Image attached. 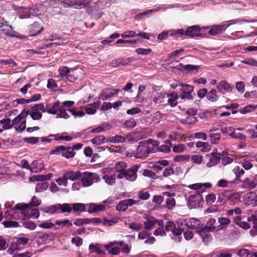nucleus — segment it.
Segmentation results:
<instances>
[{"label":"nucleus","mask_w":257,"mask_h":257,"mask_svg":"<svg viewBox=\"0 0 257 257\" xmlns=\"http://www.w3.org/2000/svg\"><path fill=\"white\" fill-rule=\"evenodd\" d=\"M127 164L123 162H117L114 166V173L118 179L125 178L129 181H134L137 178V172L140 168L139 165H135L127 169Z\"/></svg>","instance_id":"f257e3e1"},{"label":"nucleus","mask_w":257,"mask_h":257,"mask_svg":"<svg viewBox=\"0 0 257 257\" xmlns=\"http://www.w3.org/2000/svg\"><path fill=\"white\" fill-rule=\"evenodd\" d=\"M100 181V178L98 174L94 173L85 172L81 173V182L84 187L91 186L94 183Z\"/></svg>","instance_id":"f03ea898"},{"label":"nucleus","mask_w":257,"mask_h":257,"mask_svg":"<svg viewBox=\"0 0 257 257\" xmlns=\"http://www.w3.org/2000/svg\"><path fill=\"white\" fill-rule=\"evenodd\" d=\"M147 141H144L140 142L139 146L136 150V157L143 158L147 157L150 153L157 152L155 147H150L147 144Z\"/></svg>","instance_id":"7ed1b4c3"},{"label":"nucleus","mask_w":257,"mask_h":257,"mask_svg":"<svg viewBox=\"0 0 257 257\" xmlns=\"http://www.w3.org/2000/svg\"><path fill=\"white\" fill-rule=\"evenodd\" d=\"M205 191V190L197 191L196 193L190 196L188 205L190 208H197L200 205V203L203 200L201 193Z\"/></svg>","instance_id":"20e7f679"},{"label":"nucleus","mask_w":257,"mask_h":257,"mask_svg":"<svg viewBox=\"0 0 257 257\" xmlns=\"http://www.w3.org/2000/svg\"><path fill=\"white\" fill-rule=\"evenodd\" d=\"M21 246L17 242H12L10 244L8 252L13 255V257H30L32 254L30 252L20 253L19 251L21 249Z\"/></svg>","instance_id":"39448f33"},{"label":"nucleus","mask_w":257,"mask_h":257,"mask_svg":"<svg viewBox=\"0 0 257 257\" xmlns=\"http://www.w3.org/2000/svg\"><path fill=\"white\" fill-rule=\"evenodd\" d=\"M70 147H65L63 146H59L56 148L54 150L50 152V154H58L62 153L63 157L67 159L72 158L75 155V152L73 150H71Z\"/></svg>","instance_id":"423d86ee"},{"label":"nucleus","mask_w":257,"mask_h":257,"mask_svg":"<svg viewBox=\"0 0 257 257\" xmlns=\"http://www.w3.org/2000/svg\"><path fill=\"white\" fill-rule=\"evenodd\" d=\"M140 201H137L132 199L123 200L119 202L116 207V209L118 211H125L129 206L133 205L139 204Z\"/></svg>","instance_id":"0eeeda50"},{"label":"nucleus","mask_w":257,"mask_h":257,"mask_svg":"<svg viewBox=\"0 0 257 257\" xmlns=\"http://www.w3.org/2000/svg\"><path fill=\"white\" fill-rule=\"evenodd\" d=\"M211 231L212 230H210L208 227L202 226L199 230H196L195 232L198 233L202 237V241L205 244H207L211 239V235L210 233Z\"/></svg>","instance_id":"6e6552de"},{"label":"nucleus","mask_w":257,"mask_h":257,"mask_svg":"<svg viewBox=\"0 0 257 257\" xmlns=\"http://www.w3.org/2000/svg\"><path fill=\"white\" fill-rule=\"evenodd\" d=\"M201 30V28L198 25L192 26L186 29L185 33V36L190 37L191 38L194 37H200L201 34L199 32Z\"/></svg>","instance_id":"1a4fd4ad"},{"label":"nucleus","mask_w":257,"mask_h":257,"mask_svg":"<svg viewBox=\"0 0 257 257\" xmlns=\"http://www.w3.org/2000/svg\"><path fill=\"white\" fill-rule=\"evenodd\" d=\"M217 88L220 93L225 94L232 91L233 86L230 85L225 81H221L217 85Z\"/></svg>","instance_id":"9d476101"},{"label":"nucleus","mask_w":257,"mask_h":257,"mask_svg":"<svg viewBox=\"0 0 257 257\" xmlns=\"http://www.w3.org/2000/svg\"><path fill=\"white\" fill-rule=\"evenodd\" d=\"M210 156L211 158L209 159V161L206 164V166L208 167H211L216 165L221 158V154L217 153V151L214 150L210 154Z\"/></svg>","instance_id":"9b49d317"},{"label":"nucleus","mask_w":257,"mask_h":257,"mask_svg":"<svg viewBox=\"0 0 257 257\" xmlns=\"http://www.w3.org/2000/svg\"><path fill=\"white\" fill-rule=\"evenodd\" d=\"M162 9L164 10V8L161 7H158L154 9L148 10L142 12H141L139 9H134L131 11V15L132 16H145L152 14L153 12H158Z\"/></svg>","instance_id":"f8f14e48"},{"label":"nucleus","mask_w":257,"mask_h":257,"mask_svg":"<svg viewBox=\"0 0 257 257\" xmlns=\"http://www.w3.org/2000/svg\"><path fill=\"white\" fill-rule=\"evenodd\" d=\"M30 208L29 205L26 203H18L17 204L13 209L16 210L21 211L22 217H23V220L28 219L30 218V215L27 214L25 211V209Z\"/></svg>","instance_id":"ddd939ff"},{"label":"nucleus","mask_w":257,"mask_h":257,"mask_svg":"<svg viewBox=\"0 0 257 257\" xmlns=\"http://www.w3.org/2000/svg\"><path fill=\"white\" fill-rule=\"evenodd\" d=\"M186 225L190 228L197 230H199L203 226L201 222L199 220L194 218L190 219L189 220L186 222Z\"/></svg>","instance_id":"4468645a"},{"label":"nucleus","mask_w":257,"mask_h":257,"mask_svg":"<svg viewBox=\"0 0 257 257\" xmlns=\"http://www.w3.org/2000/svg\"><path fill=\"white\" fill-rule=\"evenodd\" d=\"M29 114V110H26L25 109H24L21 113L19 114L17 117L12 120V122L13 126H16L19 123H21V121H23V119H26V117Z\"/></svg>","instance_id":"2eb2a0df"},{"label":"nucleus","mask_w":257,"mask_h":257,"mask_svg":"<svg viewBox=\"0 0 257 257\" xmlns=\"http://www.w3.org/2000/svg\"><path fill=\"white\" fill-rule=\"evenodd\" d=\"M157 220L154 217L149 216L146 217V221L144 222L146 230H150L152 229L155 224L157 223Z\"/></svg>","instance_id":"dca6fc26"},{"label":"nucleus","mask_w":257,"mask_h":257,"mask_svg":"<svg viewBox=\"0 0 257 257\" xmlns=\"http://www.w3.org/2000/svg\"><path fill=\"white\" fill-rule=\"evenodd\" d=\"M100 105V102L97 101L88 105L85 108V112L88 114H93L96 112L98 106Z\"/></svg>","instance_id":"f3484780"},{"label":"nucleus","mask_w":257,"mask_h":257,"mask_svg":"<svg viewBox=\"0 0 257 257\" xmlns=\"http://www.w3.org/2000/svg\"><path fill=\"white\" fill-rule=\"evenodd\" d=\"M223 25H214L210 28L208 33L211 35H215L220 34L225 30Z\"/></svg>","instance_id":"a211bd4d"},{"label":"nucleus","mask_w":257,"mask_h":257,"mask_svg":"<svg viewBox=\"0 0 257 257\" xmlns=\"http://www.w3.org/2000/svg\"><path fill=\"white\" fill-rule=\"evenodd\" d=\"M114 244H117V243H109L105 245V247L108 251L109 254L117 255L120 252V249L118 246H113Z\"/></svg>","instance_id":"6ab92c4d"},{"label":"nucleus","mask_w":257,"mask_h":257,"mask_svg":"<svg viewBox=\"0 0 257 257\" xmlns=\"http://www.w3.org/2000/svg\"><path fill=\"white\" fill-rule=\"evenodd\" d=\"M67 180L74 181L81 177V173L80 171H68L65 174Z\"/></svg>","instance_id":"aec40b11"},{"label":"nucleus","mask_w":257,"mask_h":257,"mask_svg":"<svg viewBox=\"0 0 257 257\" xmlns=\"http://www.w3.org/2000/svg\"><path fill=\"white\" fill-rule=\"evenodd\" d=\"M43 27H40V25L38 22H35L31 26V32H32L31 36H34L40 33L43 30Z\"/></svg>","instance_id":"412c9836"},{"label":"nucleus","mask_w":257,"mask_h":257,"mask_svg":"<svg viewBox=\"0 0 257 257\" xmlns=\"http://www.w3.org/2000/svg\"><path fill=\"white\" fill-rule=\"evenodd\" d=\"M112 96H113V93L112 92L111 88H106L100 92L98 97L104 100L108 99Z\"/></svg>","instance_id":"4be33fe9"},{"label":"nucleus","mask_w":257,"mask_h":257,"mask_svg":"<svg viewBox=\"0 0 257 257\" xmlns=\"http://www.w3.org/2000/svg\"><path fill=\"white\" fill-rule=\"evenodd\" d=\"M216 222V220L214 218H210L207 222V225L204 226L206 227H208L210 230H212V231H217L222 229L221 227H220V225L215 226L214 224Z\"/></svg>","instance_id":"5701e85b"},{"label":"nucleus","mask_w":257,"mask_h":257,"mask_svg":"<svg viewBox=\"0 0 257 257\" xmlns=\"http://www.w3.org/2000/svg\"><path fill=\"white\" fill-rule=\"evenodd\" d=\"M168 99H166V102H167L172 107L175 106L177 104V99L178 98V95L177 93L170 94L167 95Z\"/></svg>","instance_id":"b1692460"},{"label":"nucleus","mask_w":257,"mask_h":257,"mask_svg":"<svg viewBox=\"0 0 257 257\" xmlns=\"http://www.w3.org/2000/svg\"><path fill=\"white\" fill-rule=\"evenodd\" d=\"M105 207L103 204H91L89 208L88 212L92 213L93 212H97L98 211H103L105 210Z\"/></svg>","instance_id":"393cba45"},{"label":"nucleus","mask_w":257,"mask_h":257,"mask_svg":"<svg viewBox=\"0 0 257 257\" xmlns=\"http://www.w3.org/2000/svg\"><path fill=\"white\" fill-rule=\"evenodd\" d=\"M43 168L41 162L39 161L35 160L32 163L31 171L33 173L39 172L42 170Z\"/></svg>","instance_id":"a878e982"},{"label":"nucleus","mask_w":257,"mask_h":257,"mask_svg":"<svg viewBox=\"0 0 257 257\" xmlns=\"http://www.w3.org/2000/svg\"><path fill=\"white\" fill-rule=\"evenodd\" d=\"M171 146V142L169 140H167L165 142L164 145H162L161 147H158V148H156V149L157 150V152L160 151L164 153H168L170 152V148Z\"/></svg>","instance_id":"bb28decb"},{"label":"nucleus","mask_w":257,"mask_h":257,"mask_svg":"<svg viewBox=\"0 0 257 257\" xmlns=\"http://www.w3.org/2000/svg\"><path fill=\"white\" fill-rule=\"evenodd\" d=\"M116 175L114 173L112 175H105L102 178L105 183L109 185H113L115 184L116 181Z\"/></svg>","instance_id":"cd10ccee"},{"label":"nucleus","mask_w":257,"mask_h":257,"mask_svg":"<svg viewBox=\"0 0 257 257\" xmlns=\"http://www.w3.org/2000/svg\"><path fill=\"white\" fill-rule=\"evenodd\" d=\"M243 185L244 188L251 190L256 187V184L253 181H251L249 178H246L243 181Z\"/></svg>","instance_id":"c85d7f7f"},{"label":"nucleus","mask_w":257,"mask_h":257,"mask_svg":"<svg viewBox=\"0 0 257 257\" xmlns=\"http://www.w3.org/2000/svg\"><path fill=\"white\" fill-rule=\"evenodd\" d=\"M207 99L211 102L216 101L218 99L217 91L215 89H212L209 91L207 94Z\"/></svg>","instance_id":"c756f323"},{"label":"nucleus","mask_w":257,"mask_h":257,"mask_svg":"<svg viewBox=\"0 0 257 257\" xmlns=\"http://www.w3.org/2000/svg\"><path fill=\"white\" fill-rule=\"evenodd\" d=\"M197 148H200V151L202 152H207L210 150V146L208 143L197 142L196 143Z\"/></svg>","instance_id":"7c9ffc66"},{"label":"nucleus","mask_w":257,"mask_h":257,"mask_svg":"<svg viewBox=\"0 0 257 257\" xmlns=\"http://www.w3.org/2000/svg\"><path fill=\"white\" fill-rule=\"evenodd\" d=\"M197 118L195 116L188 115L185 118L182 119V123L186 124H192L197 121Z\"/></svg>","instance_id":"2f4dec72"},{"label":"nucleus","mask_w":257,"mask_h":257,"mask_svg":"<svg viewBox=\"0 0 257 257\" xmlns=\"http://www.w3.org/2000/svg\"><path fill=\"white\" fill-rule=\"evenodd\" d=\"M61 105L59 101H57L54 103L52 108L47 110V112L49 113L52 114H56L58 113L59 109H60Z\"/></svg>","instance_id":"473e14b6"},{"label":"nucleus","mask_w":257,"mask_h":257,"mask_svg":"<svg viewBox=\"0 0 257 257\" xmlns=\"http://www.w3.org/2000/svg\"><path fill=\"white\" fill-rule=\"evenodd\" d=\"M58 71L60 78L64 80L67 78V76L70 70L66 67H62L59 68Z\"/></svg>","instance_id":"72a5a7b5"},{"label":"nucleus","mask_w":257,"mask_h":257,"mask_svg":"<svg viewBox=\"0 0 257 257\" xmlns=\"http://www.w3.org/2000/svg\"><path fill=\"white\" fill-rule=\"evenodd\" d=\"M166 97L165 94L160 93L157 96L154 97L153 102L156 104L164 103L166 102Z\"/></svg>","instance_id":"f704fd0d"},{"label":"nucleus","mask_w":257,"mask_h":257,"mask_svg":"<svg viewBox=\"0 0 257 257\" xmlns=\"http://www.w3.org/2000/svg\"><path fill=\"white\" fill-rule=\"evenodd\" d=\"M125 139L124 137L120 136H116L108 138L106 140V142H111L113 143H123L124 142Z\"/></svg>","instance_id":"c9c22d12"},{"label":"nucleus","mask_w":257,"mask_h":257,"mask_svg":"<svg viewBox=\"0 0 257 257\" xmlns=\"http://www.w3.org/2000/svg\"><path fill=\"white\" fill-rule=\"evenodd\" d=\"M210 138V142L212 144H217L221 139V135L217 133H212L209 135Z\"/></svg>","instance_id":"e433bc0d"},{"label":"nucleus","mask_w":257,"mask_h":257,"mask_svg":"<svg viewBox=\"0 0 257 257\" xmlns=\"http://www.w3.org/2000/svg\"><path fill=\"white\" fill-rule=\"evenodd\" d=\"M0 123L3 124L2 128L4 129L7 130L10 129L13 127L12 122L10 118L3 119L0 120Z\"/></svg>","instance_id":"4c0bfd02"},{"label":"nucleus","mask_w":257,"mask_h":257,"mask_svg":"<svg viewBox=\"0 0 257 257\" xmlns=\"http://www.w3.org/2000/svg\"><path fill=\"white\" fill-rule=\"evenodd\" d=\"M58 207H59V206L56 204L49 207H45L43 208H42L41 209L46 213L53 214L56 212L57 210L58 209Z\"/></svg>","instance_id":"58836bf2"},{"label":"nucleus","mask_w":257,"mask_h":257,"mask_svg":"<svg viewBox=\"0 0 257 257\" xmlns=\"http://www.w3.org/2000/svg\"><path fill=\"white\" fill-rule=\"evenodd\" d=\"M183 231V229H176V228L174 229L172 231L174 235L173 238L178 242L180 241L182 238L180 236Z\"/></svg>","instance_id":"ea45409f"},{"label":"nucleus","mask_w":257,"mask_h":257,"mask_svg":"<svg viewBox=\"0 0 257 257\" xmlns=\"http://www.w3.org/2000/svg\"><path fill=\"white\" fill-rule=\"evenodd\" d=\"M59 207H58V209H61V212H70L72 209L70 204L67 203H64L63 204H57Z\"/></svg>","instance_id":"a19ab883"},{"label":"nucleus","mask_w":257,"mask_h":257,"mask_svg":"<svg viewBox=\"0 0 257 257\" xmlns=\"http://www.w3.org/2000/svg\"><path fill=\"white\" fill-rule=\"evenodd\" d=\"M106 140L105 138L103 136H98L94 138L91 141L96 145H100L104 143Z\"/></svg>","instance_id":"79ce46f5"},{"label":"nucleus","mask_w":257,"mask_h":257,"mask_svg":"<svg viewBox=\"0 0 257 257\" xmlns=\"http://www.w3.org/2000/svg\"><path fill=\"white\" fill-rule=\"evenodd\" d=\"M49 186V184L47 182L38 183L36 187V192H40L46 190Z\"/></svg>","instance_id":"37998d69"},{"label":"nucleus","mask_w":257,"mask_h":257,"mask_svg":"<svg viewBox=\"0 0 257 257\" xmlns=\"http://www.w3.org/2000/svg\"><path fill=\"white\" fill-rule=\"evenodd\" d=\"M52 177V174L49 173L46 175H35L34 178L36 181H43L46 180H49Z\"/></svg>","instance_id":"c03bdc74"},{"label":"nucleus","mask_w":257,"mask_h":257,"mask_svg":"<svg viewBox=\"0 0 257 257\" xmlns=\"http://www.w3.org/2000/svg\"><path fill=\"white\" fill-rule=\"evenodd\" d=\"M12 7L17 15L27 13L28 11V9L26 7L17 6L16 5H13Z\"/></svg>","instance_id":"a18cd8bd"},{"label":"nucleus","mask_w":257,"mask_h":257,"mask_svg":"<svg viewBox=\"0 0 257 257\" xmlns=\"http://www.w3.org/2000/svg\"><path fill=\"white\" fill-rule=\"evenodd\" d=\"M179 85L181 87L180 90L182 92L186 91V92L191 93L194 89L193 86L190 85L185 84L183 83H179Z\"/></svg>","instance_id":"49530a36"},{"label":"nucleus","mask_w":257,"mask_h":257,"mask_svg":"<svg viewBox=\"0 0 257 257\" xmlns=\"http://www.w3.org/2000/svg\"><path fill=\"white\" fill-rule=\"evenodd\" d=\"M60 109L57 113V117L67 119L69 117V114L66 112V109L61 106Z\"/></svg>","instance_id":"de8ad7c7"},{"label":"nucleus","mask_w":257,"mask_h":257,"mask_svg":"<svg viewBox=\"0 0 257 257\" xmlns=\"http://www.w3.org/2000/svg\"><path fill=\"white\" fill-rule=\"evenodd\" d=\"M54 237V234L53 233H43L42 235L39 236V238L41 239L43 241L47 242V241L51 240Z\"/></svg>","instance_id":"09e8293b"},{"label":"nucleus","mask_w":257,"mask_h":257,"mask_svg":"<svg viewBox=\"0 0 257 257\" xmlns=\"http://www.w3.org/2000/svg\"><path fill=\"white\" fill-rule=\"evenodd\" d=\"M256 106L253 105H248L244 107L243 108H240L239 111L242 114H245L254 110Z\"/></svg>","instance_id":"8fccbe9b"},{"label":"nucleus","mask_w":257,"mask_h":257,"mask_svg":"<svg viewBox=\"0 0 257 257\" xmlns=\"http://www.w3.org/2000/svg\"><path fill=\"white\" fill-rule=\"evenodd\" d=\"M128 227L136 231H140L143 228V225L141 223H137L135 222H132L128 224Z\"/></svg>","instance_id":"3c124183"},{"label":"nucleus","mask_w":257,"mask_h":257,"mask_svg":"<svg viewBox=\"0 0 257 257\" xmlns=\"http://www.w3.org/2000/svg\"><path fill=\"white\" fill-rule=\"evenodd\" d=\"M89 248L90 250V253L93 252H96L98 254L104 253V251H103L99 247L95 245L93 243H91L89 245Z\"/></svg>","instance_id":"603ef678"},{"label":"nucleus","mask_w":257,"mask_h":257,"mask_svg":"<svg viewBox=\"0 0 257 257\" xmlns=\"http://www.w3.org/2000/svg\"><path fill=\"white\" fill-rule=\"evenodd\" d=\"M26 119H23V121L15 126V130L18 132H22L26 128Z\"/></svg>","instance_id":"864d4df0"},{"label":"nucleus","mask_w":257,"mask_h":257,"mask_svg":"<svg viewBox=\"0 0 257 257\" xmlns=\"http://www.w3.org/2000/svg\"><path fill=\"white\" fill-rule=\"evenodd\" d=\"M30 114L32 118L34 120H39L42 117V114L41 112L37 110H33L32 109V112L30 113Z\"/></svg>","instance_id":"5fc2aeb1"},{"label":"nucleus","mask_w":257,"mask_h":257,"mask_svg":"<svg viewBox=\"0 0 257 257\" xmlns=\"http://www.w3.org/2000/svg\"><path fill=\"white\" fill-rule=\"evenodd\" d=\"M117 244L119 245V246L121 248V250L123 252L125 253H128L130 252L131 250V247L128 246V245L126 244H125L122 241H120L117 243Z\"/></svg>","instance_id":"6e6d98bb"},{"label":"nucleus","mask_w":257,"mask_h":257,"mask_svg":"<svg viewBox=\"0 0 257 257\" xmlns=\"http://www.w3.org/2000/svg\"><path fill=\"white\" fill-rule=\"evenodd\" d=\"M166 204L168 209H171L176 205L175 200L173 198H168L166 200Z\"/></svg>","instance_id":"4d7b16f0"},{"label":"nucleus","mask_w":257,"mask_h":257,"mask_svg":"<svg viewBox=\"0 0 257 257\" xmlns=\"http://www.w3.org/2000/svg\"><path fill=\"white\" fill-rule=\"evenodd\" d=\"M74 211H84L85 209V206L84 204L82 203H75L73 204V207L72 208Z\"/></svg>","instance_id":"13d9d810"},{"label":"nucleus","mask_w":257,"mask_h":257,"mask_svg":"<svg viewBox=\"0 0 257 257\" xmlns=\"http://www.w3.org/2000/svg\"><path fill=\"white\" fill-rule=\"evenodd\" d=\"M242 63L257 67V61L252 58H249L242 61Z\"/></svg>","instance_id":"bf43d9fd"},{"label":"nucleus","mask_w":257,"mask_h":257,"mask_svg":"<svg viewBox=\"0 0 257 257\" xmlns=\"http://www.w3.org/2000/svg\"><path fill=\"white\" fill-rule=\"evenodd\" d=\"M233 172L236 175L237 178H239L244 173V171L243 169L240 168L239 166H236L233 169Z\"/></svg>","instance_id":"052dcab7"},{"label":"nucleus","mask_w":257,"mask_h":257,"mask_svg":"<svg viewBox=\"0 0 257 257\" xmlns=\"http://www.w3.org/2000/svg\"><path fill=\"white\" fill-rule=\"evenodd\" d=\"M39 138L37 137L25 138L24 139V141L28 144L34 145L37 144L39 142Z\"/></svg>","instance_id":"680f3d73"},{"label":"nucleus","mask_w":257,"mask_h":257,"mask_svg":"<svg viewBox=\"0 0 257 257\" xmlns=\"http://www.w3.org/2000/svg\"><path fill=\"white\" fill-rule=\"evenodd\" d=\"M32 109L33 110H37L39 111V110L42 111V112H46L47 109L45 107L43 103L37 104L34 105L32 107Z\"/></svg>","instance_id":"e2e57ef3"},{"label":"nucleus","mask_w":257,"mask_h":257,"mask_svg":"<svg viewBox=\"0 0 257 257\" xmlns=\"http://www.w3.org/2000/svg\"><path fill=\"white\" fill-rule=\"evenodd\" d=\"M2 223L5 227H16L19 226L17 222L13 221H4Z\"/></svg>","instance_id":"0e129e2a"},{"label":"nucleus","mask_w":257,"mask_h":257,"mask_svg":"<svg viewBox=\"0 0 257 257\" xmlns=\"http://www.w3.org/2000/svg\"><path fill=\"white\" fill-rule=\"evenodd\" d=\"M218 222L220 223V226H226L230 223V220L228 218L221 217L218 218Z\"/></svg>","instance_id":"69168bd1"},{"label":"nucleus","mask_w":257,"mask_h":257,"mask_svg":"<svg viewBox=\"0 0 257 257\" xmlns=\"http://www.w3.org/2000/svg\"><path fill=\"white\" fill-rule=\"evenodd\" d=\"M176 228L175 224L171 221H167L165 224V230L167 231H172Z\"/></svg>","instance_id":"338daca9"},{"label":"nucleus","mask_w":257,"mask_h":257,"mask_svg":"<svg viewBox=\"0 0 257 257\" xmlns=\"http://www.w3.org/2000/svg\"><path fill=\"white\" fill-rule=\"evenodd\" d=\"M23 225L24 227L33 230L36 227V224L32 221H25L23 222Z\"/></svg>","instance_id":"774afa93"}]
</instances>
